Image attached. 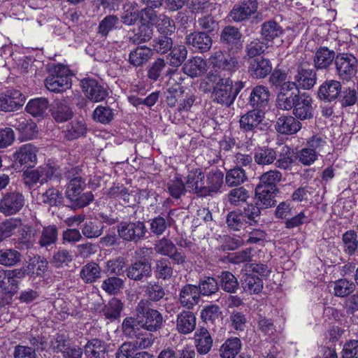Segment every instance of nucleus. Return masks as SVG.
Masks as SVG:
<instances>
[{"instance_id": "nucleus-1", "label": "nucleus", "mask_w": 358, "mask_h": 358, "mask_svg": "<svg viewBox=\"0 0 358 358\" xmlns=\"http://www.w3.org/2000/svg\"><path fill=\"white\" fill-rule=\"evenodd\" d=\"M244 86L242 81L234 83L229 77L222 76L220 81L214 87L211 94L212 101L222 106L230 107Z\"/></svg>"}, {"instance_id": "nucleus-2", "label": "nucleus", "mask_w": 358, "mask_h": 358, "mask_svg": "<svg viewBox=\"0 0 358 358\" xmlns=\"http://www.w3.org/2000/svg\"><path fill=\"white\" fill-rule=\"evenodd\" d=\"M62 175V171L59 166L46 164L36 169L23 171L22 182L24 186L30 189L37 184L42 185L54 178L59 179Z\"/></svg>"}, {"instance_id": "nucleus-3", "label": "nucleus", "mask_w": 358, "mask_h": 358, "mask_svg": "<svg viewBox=\"0 0 358 358\" xmlns=\"http://www.w3.org/2000/svg\"><path fill=\"white\" fill-rule=\"evenodd\" d=\"M26 196L17 189H10L1 194L0 198V213L6 217L17 215L25 206Z\"/></svg>"}, {"instance_id": "nucleus-4", "label": "nucleus", "mask_w": 358, "mask_h": 358, "mask_svg": "<svg viewBox=\"0 0 358 358\" xmlns=\"http://www.w3.org/2000/svg\"><path fill=\"white\" fill-rule=\"evenodd\" d=\"M136 314L141 317V327L149 331H157L163 324L162 315L150 307V302L141 300L136 307Z\"/></svg>"}, {"instance_id": "nucleus-5", "label": "nucleus", "mask_w": 358, "mask_h": 358, "mask_svg": "<svg viewBox=\"0 0 358 358\" xmlns=\"http://www.w3.org/2000/svg\"><path fill=\"white\" fill-rule=\"evenodd\" d=\"M334 64L338 76L343 80L349 81L357 74L358 60L352 54H337Z\"/></svg>"}, {"instance_id": "nucleus-6", "label": "nucleus", "mask_w": 358, "mask_h": 358, "mask_svg": "<svg viewBox=\"0 0 358 358\" xmlns=\"http://www.w3.org/2000/svg\"><path fill=\"white\" fill-rule=\"evenodd\" d=\"M147 232L144 222L141 221H123L117 225L119 236L127 241L137 243L145 238Z\"/></svg>"}, {"instance_id": "nucleus-7", "label": "nucleus", "mask_w": 358, "mask_h": 358, "mask_svg": "<svg viewBox=\"0 0 358 358\" xmlns=\"http://www.w3.org/2000/svg\"><path fill=\"white\" fill-rule=\"evenodd\" d=\"M69 70L64 66H58L55 69V73L48 76L45 85L49 91L62 92L71 86V79L69 75Z\"/></svg>"}, {"instance_id": "nucleus-8", "label": "nucleus", "mask_w": 358, "mask_h": 358, "mask_svg": "<svg viewBox=\"0 0 358 358\" xmlns=\"http://www.w3.org/2000/svg\"><path fill=\"white\" fill-rule=\"evenodd\" d=\"M301 93L294 83H287L281 89H278L276 104L278 108L290 110L297 102Z\"/></svg>"}, {"instance_id": "nucleus-9", "label": "nucleus", "mask_w": 358, "mask_h": 358, "mask_svg": "<svg viewBox=\"0 0 358 358\" xmlns=\"http://www.w3.org/2000/svg\"><path fill=\"white\" fill-rule=\"evenodd\" d=\"M8 124L15 128L26 139H32L38 134L36 124L24 114H13L7 119Z\"/></svg>"}, {"instance_id": "nucleus-10", "label": "nucleus", "mask_w": 358, "mask_h": 358, "mask_svg": "<svg viewBox=\"0 0 358 358\" xmlns=\"http://www.w3.org/2000/svg\"><path fill=\"white\" fill-rule=\"evenodd\" d=\"M317 82V73L313 69L310 67L307 62L299 64L296 69V73L294 76V81L297 88L308 90L312 89Z\"/></svg>"}, {"instance_id": "nucleus-11", "label": "nucleus", "mask_w": 358, "mask_h": 358, "mask_svg": "<svg viewBox=\"0 0 358 358\" xmlns=\"http://www.w3.org/2000/svg\"><path fill=\"white\" fill-rule=\"evenodd\" d=\"M257 0H243L236 3L230 10L229 17L234 22H242L250 18L258 9Z\"/></svg>"}, {"instance_id": "nucleus-12", "label": "nucleus", "mask_w": 358, "mask_h": 358, "mask_svg": "<svg viewBox=\"0 0 358 358\" xmlns=\"http://www.w3.org/2000/svg\"><path fill=\"white\" fill-rule=\"evenodd\" d=\"M80 169L78 167L66 169L64 173L65 178L69 180L65 191L66 199L74 198L78 192L84 191L86 187L85 179L79 173Z\"/></svg>"}, {"instance_id": "nucleus-13", "label": "nucleus", "mask_w": 358, "mask_h": 358, "mask_svg": "<svg viewBox=\"0 0 358 358\" xmlns=\"http://www.w3.org/2000/svg\"><path fill=\"white\" fill-rule=\"evenodd\" d=\"M25 97L17 90H8L0 94V110L11 112L17 110L24 103Z\"/></svg>"}, {"instance_id": "nucleus-14", "label": "nucleus", "mask_w": 358, "mask_h": 358, "mask_svg": "<svg viewBox=\"0 0 358 358\" xmlns=\"http://www.w3.org/2000/svg\"><path fill=\"white\" fill-rule=\"evenodd\" d=\"M80 85L85 96L93 102H99L106 99L108 92L98 81L92 78H84Z\"/></svg>"}, {"instance_id": "nucleus-15", "label": "nucleus", "mask_w": 358, "mask_h": 358, "mask_svg": "<svg viewBox=\"0 0 358 358\" xmlns=\"http://www.w3.org/2000/svg\"><path fill=\"white\" fill-rule=\"evenodd\" d=\"M37 152L38 148L35 145L31 143L23 145L13 155L15 162L27 168L33 167L37 163Z\"/></svg>"}, {"instance_id": "nucleus-16", "label": "nucleus", "mask_w": 358, "mask_h": 358, "mask_svg": "<svg viewBox=\"0 0 358 358\" xmlns=\"http://www.w3.org/2000/svg\"><path fill=\"white\" fill-rule=\"evenodd\" d=\"M292 110V115L301 121L312 119L314 115L312 98L306 93H301Z\"/></svg>"}, {"instance_id": "nucleus-17", "label": "nucleus", "mask_w": 358, "mask_h": 358, "mask_svg": "<svg viewBox=\"0 0 358 358\" xmlns=\"http://www.w3.org/2000/svg\"><path fill=\"white\" fill-rule=\"evenodd\" d=\"M185 43L191 46L194 51L203 53L210 49L213 40L206 32L194 31L185 36Z\"/></svg>"}, {"instance_id": "nucleus-18", "label": "nucleus", "mask_w": 358, "mask_h": 358, "mask_svg": "<svg viewBox=\"0 0 358 358\" xmlns=\"http://www.w3.org/2000/svg\"><path fill=\"white\" fill-rule=\"evenodd\" d=\"M336 53L325 46H320L315 52L313 56V65L316 70L327 71L335 64Z\"/></svg>"}, {"instance_id": "nucleus-19", "label": "nucleus", "mask_w": 358, "mask_h": 358, "mask_svg": "<svg viewBox=\"0 0 358 358\" xmlns=\"http://www.w3.org/2000/svg\"><path fill=\"white\" fill-rule=\"evenodd\" d=\"M127 276L135 281H143L152 275L150 262L144 259L136 261L127 268Z\"/></svg>"}, {"instance_id": "nucleus-20", "label": "nucleus", "mask_w": 358, "mask_h": 358, "mask_svg": "<svg viewBox=\"0 0 358 358\" xmlns=\"http://www.w3.org/2000/svg\"><path fill=\"white\" fill-rule=\"evenodd\" d=\"M200 298L197 286L187 284L180 291L178 301L183 308L192 310L199 303Z\"/></svg>"}, {"instance_id": "nucleus-21", "label": "nucleus", "mask_w": 358, "mask_h": 358, "mask_svg": "<svg viewBox=\"0 0 358 358\" xmlns=\"http://www.w3.org/2000/svg\"><path fill=\"white\" fill-rule=\"evenodd\" d=\"M271 93L268 87L264 85H257L251 92L248 100L249 105L253 108L263 111L268 105Z\"/></svg>"}, {"instance_id": "nucleus-22", "label": "nucleus", "mask_w": 358, "mask_h": 358, "mask_svg": "<svg viewBox=\"0 0 358 358\" xmlns=\"http://www.w3.org/2000/svg\"><path fill=\"white\" fill-rule=\"evenodd\" d=\"M342 85L336 80H327L319 87L318 98L325 102H331L338 98Z\"/></svg>"}, {"instance_id": "nucleus-23", "label": "nucleus", "mask_w": 358, "mask_h": 358, "mask_svg": "<svg viewBox=\"0 0 358 358\" xmlns=\"http://www.w3.org/2000/svg\"><path fill=\"white\" fill-rule=\"evenodd\" d=\"M272 65L268 59L259 57L250 62L248 73L256 79L264 78L271 73Z\"/></svg>"}, {"instance_id": "nucleus-24", "label": "nucleus", "mask_w": 358, "mask_h": 358, "mask_svg": "<svg viewBox=\"0 0 358 358\" xmlns=\"http://www.w3.org/2000/svg\"><path fill=\"white\" fill-rule=\"evenodd\" d=\"M264 112L251 110L242 115L239 120L240 129L245 133H253L263 120Z\"/></svg>"}, {"instance_id": "nucleus-25", "label": "nucleus", "mask_w": 358, "mask_h": 358, "mask_svg": "<svg viewBox=\"0 0 358 358\" xmlns=\"http://www.w3.org/2000/svg\"><path fill=\"white\" fill-rule=\"evenodd\" d=\"M223 178L224 174L220 170H210L204 177L203 196L217 192L223 184Z\"/></svg>"}, {"instance_id": "nucleus-26", "label": "nucleus", "mask_w": 358, "mask_h": 358, "mask_svg": "<svg viewBox=\"0 0 358 358\" xmlns=\"http://www.w3.org/2000/svg\"><path fill=\"white\" fill-rule=\"evenodd\" d=\"M301 123L294 115H283L280 117L275 125V129L282 134H294L301 129Z\"/></svg>"}, {"instance_id": "nucleus-27", "label": "nucleus", "mask_w": 358, "mask_h": 358, "mask_svg": "<svg viewBox=\"0 0 358 358\" xmlns=\"http://www.w3.org/2000/svg\"><path fill=\"white\" fill-rule=\"evenodd\" d=\"M204 173L200 169H194L189 171L186 177V187L200 196H203Z\"/></svg>"}, {"instance_id": "nucleus-28", "label": "nucleus", "mask_w": 358, "mask_h": 358, "mask_svg": "<svg viewBox=\"0 0 358 358\" xmlns=\"http://www.w3.org/2000/svg\"><path fill=\"white\" fill-rule=\"evenodd\" d=\"M152 55L151 48L140 45L129 52L128 62L134 67H141L151 59Z\"/></svg>"}, {"instance_id": "nucleus-29", "label": "nucleus", "mask_w": 358, "mask_h": 358, "mask_svg": "<svg viewBox=\"0 0 358 358\" xmlns=\"http://www.w3.org/2000/svg\"><path fill=\"white\" fill-rule=\"evenodd\" d=\"M196 327V317L189 310H182L177 315L176 329L182 334L192 332Z\"/></svg>"}, {"instance_id": "nucleus-30", "label": "nucleus", "mask_w": 358, "mask_h": 358, "mask_svg": "<svg viewBox=\"0 0 358 358\" xmlns=\"http://www.w3.org/2000/svg\"><path fill=\"white\" fill-rule=\"evenodd\" d=\"M53 119L59 123L64 122L71 119L73 112L65 100H56L50 109Z\"/></svg>"}, {"instance_id": "nucleus-31", "label": "nucleus", "mask_w": 358, "mask_h": 358, "mask_svg": "<svg viewBox=\"0 0 358 358\" xmlns=\"http://www.w3.org/2000/svg\"><path fill=\"white\" fill-rule=\"evenodd\" d=\"M49 108L48 100L46 98L39 97L29 100L25 110L34 117L43 118L48 115Z\"/></svg>"}, {"instance_id": "nucleus-32", "label": "nucleus", "mask_w": 358, "mask_h": 358, "mask_svg": "<svg viewBox=\"0 0 358 358\" xmlns=\"http://www.w3.org/2000/svg\"><path fill=\"white\" fill-rule=\"evenodd\" d=\"M195 346L200 355L208 354L213 346V338L204 327L199 328L194 334Z\"/></svg>"}, {"instance_id": "nucleus-33", "label": "nucleus", "mask_w": 358, "mask_h": 358, "mask_svg": "<svg viewBox=\"0 0 358 358\" xmlns=\"http://www.w3.org/2000/svg\"><path fill=\"white\" fill-rule=\"evenodd\" d=\"M253 155L255 162L262 166L271 164L277 158L276 151L267 146L256 148L254 150Z\"/></svg>"}, {"instance_id": "nucleus-34", "label": "nucleus", "mask_w": 358, "mask_h": 358, "mask_svg": "<svg viewBox=\"0 0 358 358\" xmlns=\"http://www.w3.org/2000/svg\"><path fill=\"white\" fill-rule=\"evenodd\" d=\"M206 62L199 57H193L184 62L182 70L184 73L195 78L201 76L205 71Z\"/></svg>"}, {"instance_id": "nucleus-35", "label": "nucleus", "mask_w": 358, "mask_h": 358, "mask_svg": "<svg viewBox=\"0 0 358 358\" xmlns=\"http://www.w3.org/2000/svg\"><path fill=\"white\" fill-rule=\"evenodd\" d=\"M278 191H274L273 189H265L262 187H256L255 188V196L257 201L259 205L263 208H268L275 205L276 196Z\"/></svg>"}, {"instance_id": "nucleus-36", "label": "nucleus", "mask_w": 358, "mask_h": 358, "mask_svg": "<svg viewBox=\"0 0 358 358\" xmlns=\"http://www.w3.org/2000/svg\"><path fill=\"white\" fill-rule=\"evenodd\" d=\"M241 285L245 292L257 294L263 289L262 280L254 274L245 273L241 278Z\"/></svg>"}, {"instance_id": "nucleus-37", "label": "nucleus", "mask_w": 358, "mask_h": 358, "mask_svg": "<svg viewBox=\"0 0 358 358\" xmlns=\"http://www.w3.org/2000/svg\"><path fill=\"white\" fill-rule=\"evenodd\" d=\"M166 60L170 66L178 68L185 62L187 56V50L185 45H174L167 53Z\"/></svg>"}, {"instance_id": "nucleus-38", "label": "nucleus", "mask_w": 358, "mask_h": 358, "mask_svg": "<svg viewBox=\"0 0 358 358\" xmlns=\"http://www.w3.org/2000/svg\"><path fill=\"white\" fill-rule=\"evenodd\" d=\"M138 4L136 1H129L124 6L121 15V22L127 26L134 25L140 20Z\"/></svg>"}, {"instance_id": "nucleus-39", "label": "nucleus", "mask_w": 358, "mask_h": 358, "mask_svg": "<svg viewBox=\"0 0 358 358\" xmlns=\"http://www.w3.org/2000/svg\"><path fill=\"white\" fill-rule=\"evenodd\" d=\"M154 272L157 279L169 280L173 275V268L169 259L160 258L155 262Z\"/></svg>"}, {"instance_id": "nucleus-40", "label": "nucleus", "mask_w": 358, "mask_h": 358, "mask_svg": "<svg viewBox=\"0 0 358 358\" xmlns=\"http://www.w3.org/2000/svg\"><path fill=\"white\" fill-rule=\"evenodd\" d=\"M152 52L163 55L167 54L174 46L171 36L159 35L155 37L151 44Z\"/></svg>"}, {"instance_id": "nucleus-41", "label": "nucleus", "mask_w": 358, "mask_h": 358, "mask_svg": "<svg viewBox=\"0 0 358 358\" xmlns=\"http://www.w3.org/2000/svg\"><path fill=\"white\" fill-rule=\"evenodd\" d=\"M222 290L229 294H235L239 289V283L236 276L230 271L221 272L218 276Z\"/></svg>"}, {"instance_id": "nucleus-42", "label": "nucleus", "mask_w": 358, "mask_h": 358, "mask_svg": "<svg viewBox=\"0 0 358 358\" xmlns=\"http://www.w3.org/2000/svg\"><path fill=\"white\" fill-rule=\"evenodd\" d=\"M141 317L136 314V317H126L122 324L124 334L129 338L138 337L141 335L140 330L142 328Z\"/></svg>"}, {"instance_id": "nucleus-43", "label": "nucleus", "mask_w": 358, "mask_h": 358, "mask_svg": "<svg viewBox=\"0 0 358 358\" xmlns=\"http://www.w3.org/2000/svg\"><path fill=\"white\" fill-rule=\"evenodd\" d=\"M283 33L281 26L274 20H268L262 24L261 35L266 41H271Z\"/></svg>"}, {"instance_id": "nucleus-44", "label": "nucleus", "mask_w": 358, "mask_h": 358, "mask_svg": "<svg viewBox=\"0 0 358 358\" xmlns=\"http://www.w3.org/2000/svg\"><path fill=\"white\" fill-rule=\"evenodd\" d=\"M122 308V301L114 297L103 306L101 313L106 319L113 321L120 316Z\"/></svg>"}, {"instance_id": "nucleus-45", "label": "nucleus", "mask_w": 358, "mask_h": 358, "mask_svg": "<svg viewBox=\"0 0 358 358\" xmlns=\"http://www.w3.org/2000/svg\"><path fill=\"white\" fill-rule=\"evenodd\" d=\"M282 174L277 170H271L263 173L259 178V183L256 187H262L265 189L278 191L276 187L278 182L281 180Z\"/></svg>"}, {"instance_id": "nucleus-46", "label": "nucleus", "mask_w": 358, "mask_h": 358, "mask_svg": "<svg viewBox=\"0 0 358 358\" xmlns=\"http://www.w3.org/2000/svg\"><path fill=\"white\" fill-rule=\"evenodd\" d=\"M153 36L152 24L142 22L138 27L137 32L133 36L129 37V41L134 45L145 43L150 41Z\"/></svg>"}, {"instance_id": "nucleus-47", "label": "nucleus", "mask_w": 358, "mask_h": 358, "mask_svg": "<svg viewBox=\"0 0 358 358\" xmlns=\"http://www.w3.org/2000/svg\"><path fill=\"white\" fill-rule=\"evenodd\" d=\"M241 340L238 338H228L221 346L220 354L222 358H234L241 350Z\"/></svg>"}, {"instance_id": "nucleus-48", "label": "nucleus", "mask_w": 358, "mask_h": 358, "mask_svg": "<svg viewBox=\"0 0 358 358\" xmlns=\"http://www.w3.org/2000/svg\"><path fill=\"white\" fill-rule=\"evenodd\" d=\"M22 254L15 249L6 248L0 250V264L11 267L21 262Z\"/></svg>"}, {"instance_id": "nucleus-49", "label": "nucleus", "mask_w": 358, "mask_h": 358, "mask_svg": "<svg viewBox=\"0 0 358 358\" xmlns=\"http://www.w3.org/2000/svg\"><path fill=\"white\" fill-rule=\"evenodd\" d=\"M106 351L105 343L98 338L88 341L85 345V353L90 358L105 357Z\"/></svg>"}, {"instance_id": "nucleus-50", "label": "nucleus", "mask_w": 358, "mask_h": 358, "mask_svg": "<svg viewBox=\"0 0 358 358\" xmlns=\"http://www.w3.org/2000/svg\"><path fill=\"white\" fill-rule=\"evenodd\" d=\"M86 131L85 124L83 121L75 120L66 125L63 134L65 139L71 141L83 136Z\"/></svg>"}, {"instance_id": "nucleus-51", "label": "nucleus", "mask_w": 358, "mask_h": 358, "mask_svg": "<svg viewBox=\"0 0 358 358\" xmlns=\"http://www.w3.org/2000/svg\"><path fill=\"white\" fill-rule=\"evenodd\" d=\"M80 277L85 283H93L101 278V268L94 262L88 263L81 268Z\"/></svg>"}, {"instance_id": "nucleus-52", "label": "nucleus", "mask_w": 358, "mask_h": 358, "mask_svg": "<svg viewBox=\"0 0 358 358\" xmlns=\"http://www.w3.org/2000/svg\"><path fill=\"white\" fill-rule=\"evenodd\" d=\"M58 229L55 225H50L43 228L38 239V244L42 248H48L57 242Z\"/></svg>"}, {"instance_id": "nucleus-53", "label": "nucleus", "mask_w": 358, "mask_h": 358, "mask_svg": "<svg viewBox=\"0 0 358 358\" xmlns=\"http://www.w3.org/2000/svg\"><path fill=\"white\" fill-rule=\"evenodd\" d=\"M241 37L242 34L238 28L229 25L222 29L220 34V41L225 45H234L241 41Z\"/></svg>"}, {"instance_id": "nucleus-54", "label": "nucleus", "mask_w": 358, "mask_h": 358, "mask_svg": "<svg viewBox=\"0 0 358 358\" xmlns=\"http://www.w3.org/2000/svg\"><path fill=\"white\" fill-rule=\"evenodd\" d=\"M263 209L258 202L247 204L241 211L248 225L258 224L261 215V210Z\"/></svg>"}, {"instance_id": "nucleus-55", "label": "nucleus", "mask_w": 358, "mask_h": 358, "mask_svg": "<svg viewBox=\"0 0 358 358\" xmlns=\"http://www.w3.org/2000/svg\"><path fill=\"white\" fill-rule=\"evenodd\" d=\"M222 75L218 71H210L201 81L200 90L205 94L211 93L213 94L214 87L220 81Z\"/></svg>"}, {"instance_id": "nucleus-56", "label": "nucleus", "mask_w": 358, "mask_h": 358, "mask_svg": "<svg viewBox=\"0 0 358 358\" xmlns=\"http://www.w3.org/2000/svg\"><path fill=\"white\" fill-rule=\"evenodd\" d=\"M198 287L199 295L211 296L219 289L217 280L213 277L206 276L199 280Z\"/></svg>"}, {"instance_id": "nucleus-57", "label": "nucleus", "mask_w": 358, "mask_h": 358, "mask_svg": "<svg viewBox=\"0 0 358 358\" xmlns=\"http://www.w3.org/2000/svg\"><path fill=\"white\" fill-rule=\"evenodd\" d=\"M213 62L217 68L228 71H234L238 66V62L236 58L230 56L224 57L222 52L215 54Z\"/></svg>"}, {"instance_id": "nucleus-58", "label": "nucleus", "mask_w": 358, "mask_h": 358, "mask_svg": "<svg viewBox=\"0 0 358 358\" xmlns=\"http://www.w3.org/2000/svg\"><path fill=\"white\" fill-rule=\"evenodd\" d=\"M247 180L244 169L235 167L229 170L225 176V182L229 187L238 186Z\"/></svg>"}, {"instance_id": "nucleus-59", "label": "nucleus", "mask_w": 358, "mask_h": 358, "mask_svg": "<svg viewBox=\"0 0 358 358\" xmlns=\"http://www.w3.org/2000/svg\"><path fill=\"white\" fill-rule=\"evenodd\" d=\"M155 27L159 35L171 36L176 30L174 21L167 15H160L155 22Z\"/></svg>"}, {"instance_id": "nucleus-60", "label": "nucleus", "mask_w": 358, "mask_h": 358, "mask_svg": "<svg viewBox=\"0 0 358 358\" xmlns=\"http://www.w3.org/2000/svg\"><path fill=\"white\" fill-rule=\"evenodd\" d=\"M226 223L228 228L234 231H240L248 224L241 211L229 212L227 215Z\"/></svg>"}, {"instance_id": "nucleus-61", "label": "nucleus", "mask_w": 358, "mask_h": 358, "mask_svg": "<svg viewBox=\"0 0 358 358\" xmlns=\"http://www.w3.org/2000/svg\"><path fill=\"white\" fill-rule=\"evenodd\" d=\"M145 294L148 302H157L164 297L166 292L164 288L159 282H150L145 286Z\"/></svg>"}, {"instance_id": "nucleus-62", "label": "nucleus", "mask_w": 358, "mask_h": 358, "mask_svg": "<svg viewBox=\"0 0 358 358\" xmlns=\"http://www.w3.org/2000/svg\"><path fill=\"white\" fill-rule=\"evenodd\" d=\"M124 284V281L122 278L113 275L105 279L101 287L107 294L115 295L121 291Z\"/></svg>"}, {"instance_id": "nucleus-63", "label": "nucleus", "mask_w": 358, "mask_h": 358, "mask_svg": "<svg viewBox=\"0 0 358 358\" xmlns=\"http://www.w3.org/2000/svg\"><path fill=\"white\" fill-rule=\"evenodd\" d=\"M172 210H170L164 218L160 215L150 220V231L155 235H162L168 227L171 225V217Z\"/></svg>"}, {"instance_id": "nucleus-64", "label": "nucleus", "mask_w": 358, "mask_h": 358, "mask_svg": "<svg viewBox=\"0 0 358 358\" xmlns=\"http://www.w3.org/2000/svg\"><path fill=\"white\" fill-rule=\"evenodd\" d=\"M48 262L40 257L31 259L24 270L28 275L40 276L47 270Z\"/></svg>"}]
</instances>
